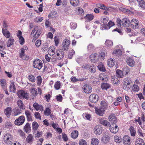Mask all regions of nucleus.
<instances>
[{
    "instance_id": "aec40b11",
    "label": "nucleus",
    "mask_w": 145,
    "mask_h": 145,
    "mask_svg": "<svg viewBox=\"0 0 145 145\" xmlns=\"http://www.w3.org/2000/svg\"><path fill=\"white\" fill-rule=\"evenodd\" d=\"M127 63L129 66L132 67L134 66L135 63L133 59L130 57H129L127 59Z\"/></svg>"
},
{
    "instance_id": "cd10ccee",
    "label": "nucleus",
    "mask_w": 145,
    "mask_h": 145,
    "mask_svg": "<svg viewBox=\"0 0 145 145\" xmlns=\"http://www.w3.org/2000/svg\"><path fill=\"white\" fill-rule=\"evenodd\" d=\"M6 45L5 42L3 41L0 40V51L4 52L3 50L5 49Z\"/></svg>"
},
{
    "instance_id": "4468645a",
    "label": "nucleus",
    "mask_w": 145,
    "mask_h": 145,
    "mask_svg": "<svg viewBox=\"0 0 145 145\" xmlns=\"http://www.w3.org/2000/svg\"><path fill=\"white\" fill-rule=\"evenodd\" d=\"M87 79V78H77L75 76H72L71 78V80L72 82L74 83L78 81L80 82L84 81L86 80Z\"/></svg>"
},
{
    "instance_id": "0e129e2a",
    "label": "nucleus",
    "mask_w": 145,
    "mask_h": 145,
    "mask_svg": "<svg viewBox=\"0 0 145 145\" xmlns=\"http://www.w3.org/2000/svg\"><path fill=\"white\" fill-rule=\"evenodd\" d=\"M112 81L113 82V83H114L115 84H119L120 83V82L119 81V80L117 79L116 78H115L114 77L113 78H112Z\"/></svg>"
},
{
    "instance_id": "c85d7f7f",
    "label": "nucleus",
    "mask_w": 145,
    "mask_h": 145,
    "mask_svg": "<svg viewBox=\"0 0 145 145\" xmlns=\"http://www.w3.org/2000/svg\"><path fill=\"white\" fill-rule=\"evenodd\" d=\"M110 140L109 137L108 135L104 136L101 139L102 142L104 144H106Z\"/></svg>"
},
{
    "instance_id": "774afa93",
    "label": "nucleus",
    "mask_w": 145,
    "mask_h": 145,
    "mask_svg": "<svg viewBox=\"0 0 145 145\" xmlns=\"http://www.w3.org/2000/svg\"><path fill=\"white\" fill-rule=\"evenodd\" d=\"M62 97L61 95L60 94L56 96V99L57 101L61 102L62 100Z\"/></svg>"
},
{
    "instance_id": "6e6552de",
    "label": "nucleus",
    "mask_w": 145,
    "mask_h": 145,
    "mask_svg": "<svg viewBox=\"0 0 145 145\" xmlns=\"http://www.w3.org/2000/svg\"><path fill=\"white\" fill-rule=\"evenodd\" d=\"M132 83L131 78L128 77L126 78L125 81L123 82V89H125L128 88H129V87H128L127 86L129 85Z\"/></svg>"
},
{
    "instance_id": "de8ad7c7",
    "label": "nucleus",
    "mask_w": 145,
    "mask_h": 145,
    "mask_svg": "<svg viewBox=\"0 0 145 145\" xmlns=\"http://www.w3.org/2000/svg\"><path fill=\"white\" fill-rule=\"evenodd\" d=\"M28 78L32 82H34L35 81V77L33 74L29 75Z\"/></svg>"
},
{
    "instance_id": "6ab92c4d",
    "label": "nucleus",
    "mask_w": 145,
    "mask_h": 145,
    "mask_svg": "<svg viewBox=\"0 0 145 145\" xmlns=\"http://www.w3.org/2000/svg\"><path fill=\"white\" fill-rule=\"evenodd\" d=\"M101 87L103 90H107V89L110 88V85L107 83H103L101 84Z\"/></svg>"
},
{
    "instance_id": "69168bd1",
    "label": "nucleus",
    "mask_w": 145,
    "mask_h": 145,
    "mask_svg": "<svg viewBox=\"0 0 145 145\" xmlns=\"http://www.w3.org/2000/svg\"><path fill=\"white\" fill-rule=\"evenodd\" d=\"M79 145H87V142L84 139L80 140L79 142Z\"/></svg>"
},
{
    "instance_id": "72a5a7b5",
    "label": "nucleus",
    "mask_w": 145,
    "mask_h": 145,
    "mask_svg": "<svg viewBox=\"0 0 145 145\" xmlns=\"http://www.w3.org/2000/svg\"><path fill=\"white\" fill-rule=\"evenodd\" d=\"M78 136V132L76 131H74L71 133V137L74 139L76 138Z\"/></svg>"
},
{
    "instance_id": "680f3d73",
    "label": "nucleus",
    "mask_w": 145,
    "mask_h": 145,
    "mask_svg": "<svg viewBox=\"0 0 145 145\" xmlns=\"http://www.w3.org/2000/svg\"><path fill=\"white\" fill-rule=\"evenodd\" d=\"M37 84L38 86H40L42 83V78L41 76H38L37 77Z\"/></svg>"
},
{
    "instance_id": "7c9ffc66",
    "label": "nucleus",
    "mask_w": 145,
    "mask_h": 145,
    "mask_svg": "<svg viewBox=\"0 0 145 145\" xmlns=\"http://www.w3.org/2000/svg\"><path fill=\"white\" fill-rule=\"evenodd\" d=\"M114 61L112 59H108L107 63L108 66L110 67H113L115 65Z\"/></svg>"
},
{
    "instance_id": "6e6d98bb",
    "label": "nucleus",
    "mask_w": 145,
    "mask_h": 145,
    "mask_svg": "<svg viewBox=\"0 0 145 145\" xmlns=\"http://www.w3.org/2000/svg\"><path fill=\"white\" fill-rule=\"evenodd\" d=\"M115 141L117 143H120L122 140L121 137L118 136H115L114 137Z\"/></svg>"
},
{
    "instance_id": "0eeeda50",
    "label": "nucleus",
    "mask_w": 145,
    "mask_h": 145,
    "mask_svg": "<svg viewBox=\"0 0 145 145\" xmlns=\"http://www.w3.org/2000/svg\"><path fill=\"white\" fill-rule=\"evenodd\" d=\"M99 97L98 95L95 93L92 94L89 97V100L91 103H96L98 100Z\"/></svg>"
},
{
    "instance_id": "2eb2a0df",
    "label": "nucleus",
    "mask_w": 145,
    "mask_h": 145,
    "mask_svg": "<svg viewBox=\"0 0 145 145\" xmlns=\"http://www.w3.org/2000/svg\"><path fill=\"white\" fill-rule=\"evenodd\" d=\"M123 143L124 144L129 145L130 144V138L127 135L124 136L123 139Z\"/></svg>"
},
{
    "instance_id": "a878e982",
    "label": "nucleus",
    "mask_w": 145,
    "mask_h": 145,
    "mask_svg": "<svg viewBox=\"0 0 145 145\" xmlns=\"http://www.w3.org/2000/svg\"><path fill=\"white\" fill-rule=\"evenodd\" d=\"M135 145H144V140L141 138L137 139L135 142Z\"/></svg>"
},
{
    "instance_id": "3c124183",
    "label": "nucleus",
    "mask_w": 145,
    "mask_h": 145,
    "mask_svg": "<svg viewBox=\"0 0 145 145\" xmlns=\"http://www.w3.org/2000/svg\"><path fill=\"white\" fill-rule=\"evenodd\" d=\"M105 44L108 46L110 47L113 45V43L111 40H106L105 42Z\"/></svg>"
},
{
    "instance_id": "79ce46f5",
    "label": "nucleus",
    "mask_w": 145,
    "mask_h": 145,
    "mask_svg": "<svg viewBox=\"0 0 145 145\" xmlns=\"http://www.w3.org/2000/svg\"><path fill=\"white\" fill-rule=\"evenodd\" d=\"M32 128L34 131H36L39 126L38 124L36 121H34L32 123Z\"/></svg>"
},
{
    "instance_id": "f8f14e48",
    "label": "nucleus",
    "mask_w": 145,
    "mask_h": 145,
    "mask_svg": "<svg viewBox=\"0 0 145 145\" xmlns=\"http://www.w3.org/2000/svg\"><path fill=\"white\" fill-rule=\"evenodd\" d=\"M121 23L124 27H127L131 25V21L127 18H124L122 19Z\"/></svg>"
},
{
    "instance_id": "4d7b16f0",
    "label": "nucleus",
    "mask_w": 145,
    "mask_h": 145,
    "mask_svg": "<svg viewBox=\"0 0 145 145\" xmlns=\"http://www.w3.org/2000/svg\"><path fill=\"white\" fill-rule=\"evenodd\" d=\"M54 39L55 44V46H58V44L59 43V39L57 36H56L54 38Z\"/></svg>"
},
{
    "instance_id": "412c9836",
    "label": "nucleus",
    "mask_w": 145,
    "mask_h": 145,
    "mask_svg": "<svg viewBox=\"0 0 145 145\" xmlns=\"http://www.w3.org/2000/svg\"><path fill=\"white\" fill-rule=\"evenodd\" d=\"M96 6L98 8L105 10H107L109 9V8L103 4L97 3L96 4Z\"/></svg>"
},
{
    "instance_id": "9b49d317",
    "label": "nucleus",
    "mask_w": 145,
    "mask_h": 145,
    "mask_svg": "<svg viewBox=\"0 0 145 145\" xmlns=\"http://www.w3.org/2000/svg\"><path fill=\"white\" fill-rule=\"evenodd\" d=\"M131 26L134 29L138 28L139 27L138 22L136 19H133L131 21Z\"/></svg>"
},
{
    "instance_id": "bb28decb",
    "label": "nucleus",
    "mask_w": 145,
    "mask_h": 145,
    "mask_svg": "<svg viewBox=\"0 0 145 145\" xmlns=\"http://www.w3.org/2000/svg\"><path fill=\"white\" fill-rule=\"evenodd\" d=\"M99 122L100 123L104 126L108 125H110V123L109 122L101 118L99 119Z\"/></svg>"
},
{
    "instance_id": "49530a36",
    "label": "nucleus",
    "mask_w": 145,
    "mask_h": 145,
    "mask_svg": "<svg viewBox=\"0 0 145 145\" xmlns=\"http://www.w3.org/2000/svg\"><path fill=\"white\" fill-rule=\"evenodd\" d=\"M139 6L142 8H145V2L143 0H140L139 1Z\"/></svg>"
},
{
    "instance_id": "bf43d9fd",
    "label": "nucleus",
    "mask_w": 145,
    "mask_h": 145,
    "mask_svg": "<svg viewBox=\"0 0 145 145\" xmlns=\"http://www.w3.org/2000/svg\"><path fill=\"white\" fill-rule=\"evenodd\" d=\"M75 54V52L74 50H72L71 52L68 53V58L69 59H71L72 56Z\"/></svg>"
},
{
    "instance_id": "052dcab7",
    "label": "nucleus",
    "mask_w": 145,
    "mask_h": 145,
    "mask_svg": "<svg viewBox=\"0 0 145 145\" xmlns=\"http://www.w3.org/2000/svg\"><path fill=\"white\" fill-rule=\"evenodd\" d=\"M0 82H1V85L3 88L5 89L6 87L5 85L6 84V82L4 79H2L0 80Z\"/></svg>"
},
{
    "instance_id": "2f4dec72",
    "label": "nucleus",
    "mask_w": 145,
    "mask_h": 145,
    "mask_svg": "<svg viewBox=\"0 0 145 145\" xmlns=\"http://www.w3.org/2000/svg\"><path fill=\"white\" fill-rule=\"evenodd\" d=\"M9 88L10 91H12L14 93H15L16 92V88L14 82H11V84L9 86Z\"/></svg>"
},
{
    "instance_id": "f704fd0d",
    "label": "nucleus",
    "mask_w": 145,
    "mask_h": 145,
    "mask_svg": "<svg viewBox=\"0 0 145 145\" xmlns=\"http://www.w3.org/2000/svg\"><path fill=\"white\" fill-rule=\"evenodd\" d=\"M99 143L98 140L95 138H93L91 140V143L92 145H98Z\"/></svg>"
},
{
    "instance_id": "c756f323",
    "label": "nucleus",
    "mask_w": 145,
    "mask_h": 145,
    "mask_svg": "<svg viewBox=\"0 0 145 145\" xmlns=\"http://www.w3.org/2000/svg\"><path fill=\"white\" fill-rule=\"evenodd\" d=\"M17 103L20 108L23 110H24L25 109V106L22 100H18Z\"/></svg>"
},
{
    "instance_id": "ea45409f",
    "label": "nucleus",
    "mask_w": 145,
    "mask_h": 145,
    "mask_svg": "<svg viewBox=\"0 0 145 145\" xmlns=\"http://www.w3.org/2000/svg\"><path fill=\"white\" fill-rule=\"evenodd\" d=\"M119 10L123 12L126 14H130L132 12L129 10L123 7L120 8L119 9Z\"/></svg>"
},
{
    "instance_id": "f3484780",
    "label": "nucleus",
    "mask_w": 145,
    "mask_h": 145,
    "mask_svg": "<svg viewBox=\"0 0 145 145\" xmlns=\"http://www.w3.org/2000/svg\"><path fill=\"white\" fill-rule=\"evenodd\" d=\"M25 114L27 119L28 121H32L33 120L31 112L28 110H25Z\"/></svg>"
},
{
    "instance_id": "09e8293b",
    "label": "nucleus",
    "mask_w": 145,
    "mask_h": 145,
    "mask_svg": "<svg viewBox=\"0 0 145 145\" xmlns=\"http://www.w3.org/2000/svg\"><path fill=\"white\" fill-rule=\"evenodd\" d=\"M129 71V69L128 67H126L123 69V74H124L125 76L128 74Z\"/></svg>"
},
{
    "instance_id": "37998d69",
    "label": "nucleus",
    "mask_w": 145,
    "mask_h": 145,
    "mask_svg": "<svg viewBox=\"0 0 145 145\" xmlns=\"http://www.w3.org/2000/svg\"><path fill=\"white\" fill-rule=\"evenodd\" d=\"M79 3V0H71L70 1L71 4L74 7L77 6Z\"/></svg>"
},
{
    "instance_id": "dca6fc26",
    "label": "nucleus",
    "mask_w": 145,
    "mask_h": 145,
    "mask_svg": "<svg viewBox=\"0 0 145 145\" xmlns=\"http://www.w3.org/2000/svg\"><path fill=\"white\" fill-rule=\"evenodd\" d=\"M94 129L95 133L97 135H99L102 133L103 131V129L102 127H101L98 125H97L95 127V128Z\"/></svg>"
},
{
    "instance_id": "20e7f679",
    "label": "nucleus",
    "mask_w": 145,
    "mask_h": 145,
    "mask_svg": "<svg viewBox=\"0 0 145 145\" xmlns=\"http://www.w3.org/2000/svg\"><path fill=\"white\" fill-rule=\"evenodd\" d=\"M110 130L112 133L115 134L118 131L119 128L116 123H112L109 126Z\"/></svg>"
},
{
    "instance_id": "7ed1b4c3",
    "label": "nucleus",
    "mask_w": 145,
    "mask_h": 145,
    "mask_svg": "<svg viewBox=\"0 0 145 145\" xmlns=\"http://www.w3.org/2000/svg\"><path fill=\"white\" fill-rule=\"evenodd\" d=\"M25 120V118L24 116H21L16 120L14 122L15 125H22Z\"/></svg>"
},
{
    "instance_id": "c03bdc74",
    "label": "nucleus",
    "mask_w": 145,
    "mask_h": 145,
    "mask_svg": "<svg viewBox=\"0 0 145 145\" xmlns=\"http://www.w3.org/2000/svg\"><path fill=\"white\" fill-rule=\"evenodd\" d=\"M116 73L117 76L120 78H122L123 76V71L121 70L118 69L116 71Z\"/></svg>"
},
{
    "instance_id": "473e14b6",
    "label": "nucleus",
    "mask_w": 145,
    "mask_h": 145,
    "mask_svg": "<svg viewBox=\"0 0 145 145\" xmlns=\"http://www.w3.org/2000/svg\"><path fill=\"white\" fill-rule=\"evenodd\" d=\"M89 69V71L91 73H95L96 71V66L93 64H91L90 66Z\"/></svg>"
},
{
    "instance_id": "4c0bfd02",
    "label": "nucleus",
    "mask_w": 145,
    "mask_h": 145,
    "mask_svg": "<svg viewBox=\"0 0 145 145\" xmlns=\"http://www.w3.org/2000/svg\"><path fill=\"white\" fill-rule=\"evenodd\" d=\"M94 16L93 14H87L85 17V18L88 21H91L94 18Z\"/></svg>"
},
{
    "instance_id": "1a4fd4ad",
    "label": "nucleus",
    "mask_w": 145,
    "mask_h": 145,
    "mask_svg": "<svg viewBox=\"0 0 145 145\" xmlns=\"http://www.w3.org/2000/svg\"><path fill=\"white\" fill-rule=\"evenodd\" d=\"M90 61L93 63H94L98 61L99 59V55L97 54H91L89 56Z\"/></svg>"
},
{
    "instance_id": "b1692460",
    "label": "nucleus",
    "mask_w": 145,
    "mask_h": 145,
    "mask_svg": "<svg viewBox=\"0 0 145 145\" xmlns=\"http://www.w3.org/2000/svg\"><path fill=\"white\" fill-rule=\"evenodd\" d=\"M97 67L99 70L101 71L105 72L106 71L104 64L102 63H99L97 66Z\"/></svg>"
},
{
    "instance_id": "5fc2aeb1",
    "label": "nucleus",
    "mask_w": 145,
    "mask_h": 145,
    "mask_svg": "<svg viewBox=\"0 0 145 145\" xmlns=\"http://www.w3.org/2000/svg\"><path fill=\"white\" fill-rule=\"evenodd\" d=\"M37 90L36 89L34 88H32L31 92L33 96H35L37 95L38 93Z\"/></svg>"
},
{
    "instance_id": "a19ab883",
    "label": "nucleus",
    "mask_w": 145,
    "mask_h": 145,
    "mask_svg": "<svg viewBox=\"0 0 145 145\" xmlns=\"http://www.w3.org/2000/svg\"><path fill=\"white\" fill-rule=\"evenodd\" d=\"M113 54L116 56H119L122 55V53L121 50L117 49L114 51Z\"/></svg>"
},
{
    "instance_id": "864d4df0",
    "label": "nucleus",
    "mask_w": 145,
    "mask_h": 145,
    "mask_svg": "<svg viewBox=\"0 0 145 145\" xmlns=\"http://www.w3.org/2000/svg\"><path fill=\"white\" fill-rule=\"evenodd\" d=\"M99 80H102L103 81H106L107 80V79L106 77L103 75V74H100L99 75Z\"/></svg>"
},
{
    "instance_id": "5701e85b",
    "label": "nucleus",
    "mask_w": 145,
    "mask_h": 145,
    "mask_svg": "<svg viewBox=\"0 0 145 145\" xmlns=\"http://www.w3.org/2000/svg\"><path fill=\"white\" fill-rule=\"evenodd\" d=\"M95 109L96 113L100 116H102L104 114V110L101 109L100 108H95Z\"/></svg>"
},
{
    "instance_id": "13d9d810",
    "label": "nucleus",
    "mask_w": 145,
    "mask_h": 145,
    "mask_svg": "<svg viewBox=\"0 0 145 145\" xmlns=\"http://www.w3.org/2000/svg\"><path fill=\"white\" fill-rule=\"evenodd\" d=\"M48 43L46 42H45L44 44L42 46V50L44 51L47 50L48 49Z\"/></svg>"
},
{
    "instance_id": "603ef678",
    "label": "nucleus",
    "mask_w": 145,
    "mask_h": 145,
    "mask_svg": "<svg viewBox=\"0 0 145 145\" xmlns=\"http://www.w3.org/2000/svg\"><path fill=\"white\" fill-rule=\"evenodd\" d=\"M88 49L89 51H92L95 50V47L93 44H90L88 46Z\"/></svg>"
},
{
    "instance_id": "e2e57ef3",
    "label": "nucleus",
    "mask_w": 145,
    "mask_h": 145,
    "mask_svg": "<svg viewBox=\"0 0 145 145\" xmlns=\"http://www.w3.org/2000/svg\"><path fill=\"white\" fill-rule=\"evenodd\" d=\"M42 131L39 132L37 131L36 133L35 134V135L37 138H39L42 136Z\"/></svg>"
},
{
    "instance_id": "a18cd8bd",
    "label": "nucleus",
    "mask_w": 145,
    "mask_h": 145,
    "mask_svg": "<svg viewBox=\"0 0 145 145\" xmlns=\"http://www.w3.org/2000/svg\"><path fill=\"white\" fill-rule=\"evenodd\" d=\"M51 113V110L49 108H46L44 111V114L46 116H48L50 115Z\"/></svg>"
},
{
    "instance_id": "9d476101",
    "label": "nucleus",
    "mask_w": 145,
    "mask_h": 145,
    "mask_svg": "<svg viewBox=\"0 0 145 145\" xmlns=\"http://www.w3.org/2000/svg\"><path fill=\"white\" fill-rule=\"evenodd\" d=\"M82 89L84 92L86 93H90L92 91V88L91 86L86 84L82 88Z\"/></svg>"
},
{
    "instance_id": "c9c22d12",
    "label": "nucleus",
    "mask_w": 145,
    "mask_h": 145,
    "mask_svg": "<svg viewBox=\"0 0 145 145\" xmlns=\"http://www.w3.org/2000/svg\"><path fill=\"white\" fill-rule=\"evenodd\" d=\"M129 130L130 132L131 136L134 137L135 135L136 131L134 127L131 126L129 128Z\"/></svg>"
},
{
    "instance_id": "58836bf2",
    "label": "nucleus",
    "mask_w": 145,
    "mask_h": 145,
    "mask_svg": "<svg viewBox=\"0 0 145 145\" xmlns=\"http://www.w3.org/2000/svg\"><path fill=\"white\" fill-rule=\"evenodd\" d=\"M14 41V39L10 38L7 43V47H9L11 45L13 44V42Z\"/></svg>"
},
{
    "instance_id": "39448f33",
    "label": "nucleus",
    "mask_w": 145,
    "mask_h": 145,
    "mask_svg": "<svg viewBox=\"0 0 145 145\" xmlns=\"http://www.w3.org/2000/svg\"><path fill=\"white\" fill-rule=\"evenodd\" d=\"M70 44V41L67 39H65L63 41L62 45L63 49L65 51L68 50Z\"/></svg>"
},
{
    "instance_id": "8fccbe9b",
    "label": "nucleus",
    "mask_w": 145,
    "mask_h": 145,
    "mask_svg": "<svg viewBox=\"0 0 145 145\" xmlns=\"http://www.w3.org/2000/svg\"><path fill=\"white\" fill-rule=\"evenodd\" d=\"M60 82L58 81L55 83L54 87L56 90H58L60 88Z\"/></svg>"
},
{
    "instance_id": "f03ea898",
    "label": "nucleus",
    "mask_w": 145,
    "mask_h": 145,
    "mask_svg": "<svg viewBox=\"0 0 145 145\" xmlns=\"http://www.w3.org/2000/svg\"><path fill=\"white\" fill-rule=\"evenodd\" d=\"M18 97L20 99L25 98L26 99H28V95L24 91L21 90L18 91L17 93Z\"/></svg>"
},
{
    "instance_id": "338daca9",
    "label": "nucleus",
    "mask_w": 145,
    "mask_h": 145,
    "mask_svg": "<svg viewBox=\"0 0 145 145\" xmlns=\"http://www.w3.org/2000/svg\"><path fill=\"white\" fill-rule=\"evenodd\" d=\"M43 20L42 17H37L35 19V22H40Z\"/></svg>"
},
{
    "instance_id": "ddd939ff",
    "label": "nucleus",
    "mask_w": 145,
    "mask_h": 145,
    "mask_svg": "<svg viewBox=\"0 0 145 145\" xmlns=\"http://www.w3.org/2000/svg\"><path fill=\"white\" fill-rule=\"evenodd\" d=\"M108 120L112 123H116L117 122V118L115 114H112L109 116Z\"/></svg>"
},
{
    "instance_id": "e433bc0d",
    "label": "nucleus",
    "mask_w": 145,
    "mask_h": 145,
    "mask_svg": "<svg viewBox=\"0 0 145 145\" xmlns=\"http://www.w3.org/2000/svg\"><path fill=\"white\" fill-rule=\"evenodd\" d=\"M33 138L31 134H29L26 138V141L28 143L32 142L33 141Z\"/></svg>"
},
{
    "instance_id": "393cba45",
    "label": "nucleus",
    "mask_w": 145,
    "mask_h": 145,
    "mask_svg": "<svg viewBox=\"0 0 145 145\" xmlns=\"http://www.w3.org/2000/svg\"><path fill=\"white\" fill-rule=\"evenodd\" d=\"M11 112L12 108L10 107H8L5 109L4 113L7 116H9Z\"/></svg>"
},
{
    "instance_id": "4be33fe9",
    "label": "nucleus",
    "mask_w": 145,
    "mask_h": 145,
    "mask_svg": "<svg viewBox=\"0 0 145 145\" xmlns=\"http://www.w3.org/2000/svg\"><path fill=\"white\" fill-rule=\"evenodd\" d=\"M2 31L3 35L6 38H8L10 37V34L9 31L6 29L3 28Z\"/></svg>"
},
{
    "instance_id": "a211bd4d",
    "label": "nucleus",
    "mask_w": 145,
    "mask_h": 145,
    "mask_svg": "<svg viewBox=\"0 0 145 145\" xmlns=\"http://www.w3.org/2000/svg\"><path fill=\"white\" fill-rule=\"evenodd\" d=\"M24 130L26 133H29L31 130L30 124L28 123H27L24 128Z\"/></svg>"
},
{
    "instance_id": "423d86ee",
    "label": "nucleus",
    "mask_w": 145,
    "mask_h": 145,
    "mask_svg": "<svg viewBox=\"0 0 145 145\" xmlns=\"http://www.w3.org/2000/svg\"><path fill=\"white\" fill-rule=\"evenodd\" d=\"M12 136L10 134L7 133L5 135L4 140L5 142L7 144H10L13 140Z\"/></svg>"
},
{
    "instance_id": "f257e3e1",
    "label": "nucleus",
    "mask_w": 145,
    "mask_h": 145,
    "mask_svg": "<svg viewBox=\"0 0 145 145\" xmlns=\"http://www.w3.org/2000/svg\"><path fill=\"white\" fill-rule=\"evenodd\" d=\"M33 65L34 68L39 70L42 67L43 63L40 59H36L33 61Z\"/></svg>"
}]
</instances>
